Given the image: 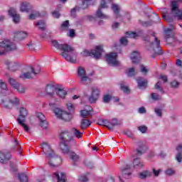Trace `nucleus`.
Wrapping results in <instances>:
<instances>
[{
  "instance_id": "nucleus-44",
  "label": "nucleus",
  "mask_w": 182,
  "mask_h": 182,
  "mask_svg": "<svg viewBox=\"0 0 182 182\" xmlns=\"http://www.w3.org/2000/svg\"><path fill=\"white\" fill-rule=\"evenodd\" d=\"M18 177L20 182H28V176L25 173H19Z\"/></svg>"
},
{
  "instance_id": "nucleus-5",
  "label": "nucleus",
  "mask_w": 182,
  "mask_h": 182,
  "mask_svg": "<svg viewBox=\"0 0 182 182\" xmlns=\"http://www.w3.org/2000/svg\"><path fill=\"white\" fill-rule=\"evenodd\" d=\"M0 48L4 49V50H0V55H5L7 52H14L16 50V44L8 38H5L3 41H0Z\"/></svg>"
},
{
  "instance_id": "nucleus-19",
  "label": "nucleus",
  "mask_w": 182,
  "mask_h": 182,
  "mask_svg": "<svg viewBox=\"0 0 182 182\" xmlns=\"http://www.w3.org/2000/svg\"><path fill=\"white\" fill-rule=\"evenodd\" d=\"M9 15L13 18L14 23H19V21H21V16L16 14V9L11 8L9 10Z\"/></svg>"
},
{
  "instance_id": "nucleus-41",
  "label": "nucleus",
  "mask_w": 182,
  "mask_h": 182,
  "mask_svg": "<svg viewBox=\"0 0 182 182\" xmlns=\"http://www.w3.org/2000/svg\"><path fill=\"white\" fill-rule=\"evenodd\" d=\"M133 164L134 168L143 167L144 166V164L143 163V161H141V160H140V159L139 158H136L134 159Z\"/></svg>"
},
{
  "instance_id": "nucleus-17",
  "label": "nucleus",
  "mask_w": 182,
  "mask_h": 182,
  "mask_svg": "<svg viewBox=\"0 0 182 182\" xmlns=\"http://www.w3.org/2000/svg\"><path fill=\"white\" fill-rule=\"evenodd\" d=\"M36 117L38 119L40 122V126L43 129H48V121H46V117L42 112H37Z\"/></svg>"
},
{
  "instance_id": "nucleus-16",
  "label": "nucleus",
  "mask_w": 182,
  "mask_h": 182,
  "mask_svg": "<svg viewBox=\"0 0 182 182\" xmlns=\"http://www.w3.org/2000/svg\"><path fill=\"white\" fill-rule=\"evenodd\" d=\"M105 8H107V5H106V1L102 0L100 6L96 12L97 18H100V19H107L109 18V16L103 14V11H102V9H105Z\"/></svg>"
},
{
  "instance_id": "nucleus-62",
  "label": "nucleus",
  "mask_w": 182,
  "mask_h": 182,
  "mask_svg": "<svg viewBox=\"0 0 182 182\" xmlns=\"http://www.w3.org/2000/svg\"><path fill=\"white\" fill-rule=\"evenodd\" d=\"M0 87L3 90H6V89H8V86L6 85V83H5L4 82H2V80H0Z\"/></svg>"
},
{
  "instance_id": "nucleus-39",
  "label": "nucleus",
  "mask_w": 182,
  "mask_h": 182,
  "mask_svg": "<svg viewBox=\"0 0 182 182\" xmlns=\"http://www.w3.org/2000/svg\"><path fill=\"white\" fill-rule=\"evenodd\" d=\"M153 173L150 171H143L139 173V178L144 180V178H147V177H151Z\"/></svg>"
},
{
  "instance_id": "nucleus-35",
  "label": "nucleus",
  "mask_w": 182,
  "mask_h": 182,
  "mask_svg": "<svg viewBox=\"0 0 182 182\" xmlns=\"http://www.w3.org/2000/svg\"><path fill=\"white\" fill-rule=\"evenodd\" d=\"M69 26H70V24L69 23V20H66L65 21H63V23H61L60 30L62 31V32H66L69 31Z\"/></svg>"
},
{
  "instance_id": "nucleus-15",
  "label": "nucleus",
  "mask_w": 182,
  "mask_h": 182,
  "mask_svg": "<svg viewBox=\"0 0 182 182\" xmlns=\"http://www.w3.org/2000/svg\"><path fill=\"white\" fill-rule=\"evenodd\" d=\"M120 170L122 171V176H119V181L124 182V180H123V178L129 180V178H130V176H132V172H130L129 171L130 165H127L124 168L121 167Z\"/></svg>"
},
{
  "instance_id": "nucleus-1",
  "label": "nucleus",
  "mask_w": 182,
  "mask_h": 182,
  "mask_svg": "<svg viewBox=\"0 0 182 182\" xmlns=\"http://www.w3.org/2000/svg\"><path fill=\"white\" fill-rule=\"evenodd\" d=\"M51 43L54 48L61 50L60 55L70 63H76L77 53L75 52V48L68 44H60L58 41L53 40Z\"/></svg>"
},
{
  "instance_id": "nucleus-26",
  "label": "nucleus",
  "mask_w": 182,
  "mask_h": 182,
  "mask_svg": "<svg viewBox=\"0 0 182 182\" xmlns=\"http://www.w3.org/2000/svg\"><path fill=\"white\" fill-rule=\"evenodd\" d=\"M176 151L178 152L176 155V160L178 163H181L182 161V144L178 145L176 147Z\"/></svg>"
},
{
  "instance_id": "nucleus-21",
  "label": "nucleus",
  "mask_w": 182,
  "mask_h": 182,
  "mask_svg": "<svg viewBox=\"0 0 182 182\" xmlns=\"http://www.w3.org/2000/svg\"><path fill=\"white\" fill-rule=\"evenodd\" d=\"M32 4L28 1L22 2L20 6L21 12H31L32 11Z\"/></svg>"
},
{
  "instance_id": "nucleus-49",
  "label": "nucleus",
  "mask_w": 182,
  "mask_h": 182,
  "mask_svg": "<svg viewBox=\"0 0 182 182\" xmlns=\"http://www.w3.org/2000/svg\"><path fill=\"white\" fill-rule=\"evenodd\" d=\"M127 75L129 77H132V76H134V75H136V70L134 68H129L127 71Z\"/></svg>"
},
{
  "instance_id": "nucleus-43",
  "label": "nucleus",
  "mask_w": 182,
  "mask_h": 182,
  "mask_svg": "<svg viewBox=\"0 0 182 182\" xmlns=\"http://www.w3.org/2000/svg\"><path fill=\"white\" fill-rule=\"evenodd\" d=\"M178 11H180L178 9V3L176 1H173L171 2V12L175 14Z\"/></svg>"
},
{
  "instance_id": "nucleus-30",
  "label": "nucleus",
  "mask_w": 182,
  "mask_h": 182,
  "mask_svg": "<svg viewBox=\"0 0 182 182\" xmlns=\"http://www.w3.org/2000/svg\"><path fill=\"white\" fill-rule=\"evenodd\" d=\"M176 28H174V26H172L171 28H167L164 30V33H165V39L166 42H168V39H170V38H173L172 36V32L173 31H174Z\"/></svg>"
},
{
  "instance_id": "nucleus-53",
  "label": "nucleus",
  "mask_w": 182,
  "mask_h": 182,
  "mask_svg": "<svg viewBox=\"0 0 182 182\" xmlns=\"http://www.w3.org/2000/svg\"><path fill=\"white\" fill-rule=\"evenodd\" d=\"M175 173L176 171L171 168H168L165 171V173L166 174V176H173V174H175Z\"/></svg>"
},
{
  "instance_id": "nucleus-34",
  "label": "nucleus",
  "mask_w": 182,
  "mask_h": 182,
  "mask_svg": "<svg viewBox=\"0 0 182 182\" xmlns=\"http://www.w3.org/2000/svg\"><path fill=\"white\" fill-rule=\"evenodd\" d=\"M162 18L165 21H167L168 22H173V18H171L168 15V11H167V9H162Z\"/></svg>"
},
{
  "instance_id": "nucleus-14",
  "label": "nucleus",
  "mask_w": 182,
  "mask_h": 182,
  "mask_svg": "<svg viewBox=\"0 0 182 182\" xmlns=\"http://www.w3.org/2000/svg\"><path fill=\"white\" fill-rule=\"evenodd\" d=\"M100 95V90L97 87H92L91 88V94L88 97V100L90 103H95L99 100V96Z\"/></svg>"
},
{
  "instance_id": "nucleus-52",
  "label": "nucleus",
  "mask_w": 182,
  "mask_h": 182,
  "mask_svg": "<svg viewBox=\"0 0 182 182\" xmlns=\"http://www.w3.org/2000/svg\"><path fill=\"white\" fill-rule=\"evenodd\" d=\"M155 89L157 90H159L161 93H164V90H163V87H161V82L159 81L156 85H155Z\"/></svg>"
},
{
  "instance_id": "nucleus-23",
  "label": "nucleus",
  "mask_w": 182,
  "mask_h": 182,
  "mask_svg": "<svg viewBox=\"0 0 182 182\" xmlns=\"http://www.w3.org/2000/svg\"><path fill=\"white\" fill-rule=\"evenodd\" d=\"M28 36V33L25 31H16L14 33V41H23Z\"/></svg>"
},
{
  "instance_id": "nucleus-3",
  "label": "nucleus",
  "mask_w": 182,
  "mask_h": 182,
  "mask_svg": "<svg viewBox=\"0 0 182 182\" xmlns=\"http://www.w3.org/2000/svg\"><path fill=\"white\" fill-rule=\"evenodd\" d=\"M145 42L150 43V48L151 53H154L152 58H156V55H163L161 47L160 46V40L157 39L155 35L151 36L144 37Z\"/></svg>"
},
{
  "instance_id": "nucleus-27",
  "label": "nucleus",
  "mask_w": 182,
  "mask_h": 182,
  "mask_svg": "<svg viewBox=\"0 0 182 182\" xmlns=\"http://www.w3.org/2000/svg\"><path fill=\"white\" fill-rule=\"evenodd\" d=\"M56 88L52 84H48L46 87V92L48 96H53Z\"/></svg>"
},
{
  "instance_id": "nucleus-33",
  "label": "nucleus",
  "mask_w": 182,
  "mask_h": 182,
  "mask_svg": "<svg viewBox=\"0 0 182 182\" xmlns=\"http://www.w3.org/2000/svg\"><path fill=\"white\" fill-rule=\"evenodd\" d=\"M28 116V109L26 108L21 107L19 110V118L21 120H25V118Z\"/></svg>"
},
{
  "instance_id": "nucleus-10",
  "label": "nucleus",
  "mask_w": 182,
  "mask_h": 182,
  "mask_svg": "<svg viewBox=\"0 0 182 182\" xmlns=\"http://www.w3.org/2000/svg\"><path fill=\"white\" fill-rule=\"evenodd\" d=\"M100 126H105L109 129V130H113L116 126H119L120 121L117 120V119L114 118L111 119L110 121L107 119H102L100 122Z\"/></svg>"
},
{
  "instance_id": "nucleus-54",
  "label": "nucleus",
  "mask_w": 182,
  "mask_h": 182,
  "mask_svg": "<svg viewBox=\"0 0 182 182\" xmlns=\"http://www.w3.org/2000/svg\"><path fill=\"white\" fill-rule=\"evenodd\" d=\"M78 180L80 182H87L89 181V178H87V176H86V175H81L79 176Z\"/></svg>"
},
{
  "instance_id": "nucleus-48",
  "label": "nucleus",
  "mask_w": 182,
  "mask_h": 182,
  "mask_svg": "<svg viewBox=\"0 0 182 182\" xmlns=\"http://www.w3.org/2000/svg\"><path fill=\"white\" fill-rule=\"evenodd\" d=\"M170 86L173 89H178L180 87V82H178L177 80H173L170 82Z\"/></svg>"
},
{
  "instance_id": "nucleus-22",
  "label": "nucleus",
  "mask_w": 182,
  "mask_h": 182,
  "mask_svg": "<svg viewBox=\"0 0 182 182\" xmlns=\"http://www.w3.org/2000/svg\"><path fill=\"white\" fill-rule=\"evenodd\" d=\"M11 159V153L8 151H0V163H6Z\"/></svg>"
},
{
  "instance_id": "nucleus-47",
  "label": "nucleus",
  "mask_w": 182,
  "mask_h": 182,
  "mask_svg": "<svg viewBox=\"0 0 182 182\" xmlns=\"http://www.w3.org/2000/svg\"><path fill=\"white\" fill-rule=\"evenodd\" d=\"M36 26L38 28V29H41L42 31H45V21H39L36 23Z\"/></svg>"
},
{
  "instance_id": "nucleus-59",
  "label": "nucleus",
  "mask_w": 182,
  "mask_h": 182,
  "mask_svg": "<svg viewBox=\"0 0 182 182\" xmlns=\"http://www.w3.org/2000/svg\"><path fill=\"white\" fill-rule=\"evenodd\" d=\"M27 46L31 50H35V48H36V44H35V43L30 42L27 44Z\"/></svg>"
},
{
  "instance_id": "nucleus-8",
  "label": "nucleus",
  "mask_w": 182,
  "mask_h": 182,
  "mask_svg": "<svg viewBox=\"0 0 182 182\" xmlns=\"http://www.w3.org/2000/svg\"><path fill=\"white\" fill-rule=\"evenodd\" d=\"M20 100L16 97L13 98L4 97L1 99V105L4 109H7L8 110L13 109L14 106H18Z\"/></svg>"
},
{
  "instance_id": "nucleus-55",
  "label": "nucleus",
  "mask_w": 182,
  "mask_h": 182,
  "mask_svg": "<svg viewBox=\"0 0 182 182\" xmlns=\"http://www.w3.org/2000/svg\"><path fill=\"white\" fill-rule=\"evenodd\" d=\"M138 130L141 132V133L144 134L147 132V127L144 125H141L138 127Z\"/></svg>"
},
{
  "instance_id": "nucleus-45",
  "label": "nucleus",
  "mask_w": 182,
  "mask_h": 182,
  "mask_svg": "<svg viewBox=\"0 0 182 182\" xmlns=\"http://www.w3.org/2000/svg\"><path fill=\"white\" fill-rule=\"evenodd\" d=\"M9 83H10V85L12 86V87H18V85H19L18 81H16V80H15L12 77L9 78Z\"/></svg>"
},
{
  "instance_id": "nucleus-37",
  "label": "nucleus",
  "mask_w": 182,
  "mask_h": 182,
  "mask_svg": "<svg viewBox=\"0 0 182 182\" xmlns=\"http://www.w3.org/2000/svg\"><path fill=\"white\" fill-rule=\"evenodd\" d=\"M17 122L22 128L24 129L26 133H29V127L25 124V119H21V118H17Z\"/></svg>"
},
{
  "instance_id": "nucleus-18",
  "label": "nucleus",
  "mask_w": 182,
  "mask_h": 182,
  "mask_svg": "<svg viewBox=\"0 0 182 182\" xmlns=\"http://www.w3.org/2000/svg\"><path fill=\"white\" fill-rule=\"evenodd\" d=\"M147 146L146 145V142L139 141L138 143V149L136 151V156H141V154H144L145 151H147Z\"/></svg>"
},
{
  "instance_id": "nucleus-50",
  "label": "nucleus",
  "mask_w": 182,
  "mask_h": 182,
  "mask_svg": "<svg viewBox=\"0 0 182 182\" xmlns=\"http://www.w3.org/2000/svg\"><path fill=\"white\" fill-rule=\"evenodd\" d=\"M14 89H16L18 93H25V87L19 84L17 85V87H14Z\"/></svg>"
},
{
  "instance_id": "nucleus-20",
  "label": "nucleus",
  "mask_w": 182,
  "mask_h": 182,
  "mask_svg": "<svg viewBox=\"0 0 182 182\" xmlns=\"http://www.w3.org/2000/svg\"><path fill=\"white\" fill-rule=\"evenodd\" d=\"M4 64L8 67V69L11 70V72H15V70H18V63L12 62L9 60H5Z\"/></svg>"
},
{
  "instance_id": "nucleus-61",
  "label": "nucleus",
  "mask_w": 182,
  "mask_h": 182,
  "mask_svg": "<svg viewBox=\"0 0 182 182\" xmlns=\"http://www.w3.org/2000/svg\"><path fill=\"white\" fill-rule=\"evenodd\" d=\"M68 35L70 38H75V36H76V33H75V29H70Z\"/></svg>"
},
{
  "instance_id": "nucleus-11",
  "label": "nucleus",
  "mask_w": 182,
  "mask_h": 182,
  "mask_svg": "<svg viewBox=\"0 0 182 182\" xmlns=\"http://www.w3.org/2000/svg\"><path fill=\"white\" fill-rule=\"evenodd\" d=\"M117 53H109L106 54V59L110 66H119L120 61L117 60Z\"/></svg>"
},
{
  "instance_id": "nucleus-60",
  "label": "nucleus",
  "mask_w": 182,
  "mask_h": 182,
  "mask_svg": "<svg viewBox=\"0 0 182 182\" xmlns=\"http://www.w3.org/2000/svg\"><path fill=\"white\" fill-rule=\"evenodd\" d=\"M124 134H126V136H127V137H129V139H133V137H134L133 132H132V131H130L129 129L124 131Z\"/></svg>"
},
{
  "instance_id": "nucleus-7",
  "label": "nucleus",
  "mask_w": 182,
  "mask_h": 182,
  "mask_svg": "<svg viewBox=\"0 0 182 182\" xmlns=\"http://www.w3.org/2000/svg\"><path fill=\"white\" fill-rule=\"evenodd\" d=\"M102 53H103V46H97L95 50H84L81 55L82 56H92L95 59H100L102 56Z\"/></svg>"
},
{
  "instance_id": "nucleus-57",
  "label": "nucleus",
  "mask_w": 182,
  "mask_h": 182,
  "mask_svg": "<svg viewBox=\"0 0 182 182\" xmlns=\"http://www.w3.org/2000/svg\"><path fill=\"white\" fill-rule=\"evenodd\" d=\"M154 112L158 117H161L163 116V111L161 109L155 108Z\"/></svg>"
},
{
  "instance_id": "nucleus-13",
  "label": "nucleus",
  "mask_w": 182,
  "mask_h": 182,
  "mask_svg": "<svg viewBox=\"0 0 182 182\" xmlns=\"http://www.w3.org/2000/svg\"><path fill=\"white\" fill-rule=\"evenodd\" d=\"M82 5L80 7L75 6V8L71 9V15L72 16H75L76 15L77 11H80V9H87L89 5H92L95 0H82Z\"/></svg>"
},
{
  "instance_id": "nucleus-12",
  "label": "nucleus",
  "mask_w": 182,
  "mask_h": 182,
  "mask_svg": "<svg viewBox=\"0 0 182 182\" xmlns=\"http://www.w3.org/2000/svg\"><path fill=\"white\" fill-rule=\"evenodd\" d=\"M77 75L80 78L81 85H89V83H90V78H89V77H87V75H86V71L85 70V68L82 67L78 68Z\"/></svg>"
},
{
  "instance_id": "nucleus-36",
  "label": "nucleus",
  "mask_w": 182,
  "mask_h": 182,
  "mask_svg": "<svg viewBox=\"0 0 182 182\" xmlns=\"http://www.w3.org/2000/svg\"><path fill=\"white\" fill-rule=\"evenodd\" d=\"M71 133L77 139H82V137H83V132L79 131V129H77L76 128H72L71 129Z\"/></svg>"
},
{
  "instance_id": "nucleus-32",
  "label": "nucleus",
  "mask_w": 182,
  "mask_h": 182,
  "mask_svg": "<svg viewBox=\"0 0 182 182\" xmlns=\"http://www.w3.org/2000/svg\"><path fill=\"white\" fill-rule=\"evenodd\" d=\"M88 110L83 109L80 111V115L84 118L86 119L89 117V116H92V110H93V108L92 107H88Z\"/></svg>"
},
{
  "instance_id": "nucleus-31",
  "label": "nucleus",
  "mask_w": 182,
  "mask_h": 182,
  "mask_svg": "<svg viewBox=\"0 0 182 182\" xmlns=\"http://www.w3.org/2000/svg\"><path fill=\"white\" fill-rule=\"evenodd\" d=\"M112 9L116 16L117 18H120L122 16L120 15V14H119V12L120 11V6H119L118 4H112Z\"/></svg>"
},
{
  "instance_id": "nucleus-58",
  "label": "nucleus",
  "mask_w": 182,
  "mask_h": 182,
  "mask_svg": "<svg viewBox=\"0 0 182 182\" xmlns=\"http://www.w3.org/2000/svg\"><path fill=\"white\" fill-rule=\"evenodd\" d=\"M151 97L152 100H160V95L157 93L151 94Z\"/></svg>"
},
{
  "instance_id": "nucleus-29",
  "label": "nucleus",
  "mask_w": 182,
  "mask_h": 182,
  "mask_svg": "<svg viewBox=\"0 0 182 182\" xmlns=\"http://www.w3.org/2000/svg\"><path fill=\"white\" fill-rule=\"evenodd\" d=\"M53 178H57L58 182H66L65 178L66 176L63 172H61L59 175V173L56 172L53 174Z\"/></svg>"
},
{
  "instance_id": "nucleus-64",
  "label": "nucleus",
  "mask_w": 182,
  "mask_h": 182,
  "mask_svg": "<svg viewBox=\"0 0 182 182\" xmlns=\"http://www.w3.org/2000/svg\"><path fill=\"white\" fill-rule=\"evenodd\" d=\"M52 15L53 18H56L57 19L60 18V14L59 13V11H53Z\"/></svg>"
},
{
  "instance_id": "nucleus-4",
  "label": "nucleus",
  "mask_w": 182,
  "mask_h": 182,
  "mask_svg": "<svg viewBox=\"0 0 182 182\" xmlns=\"http://www.w3.org/2000/svg\"><path fill=\"white\" fill-rule=\"evenodd\" d=\"M60 139L61 140L60 149L64 154H68L69 153V146H68V143L73 140V136L70 135L69 130L64 129L60 134Z\"/></svg>"
},
{
  "instance_id": "nucleus-42",
  "label": "nucleus",
  "mask_w": 182,
  "mask_h": 182,
  "mask_svg": "<svg viewBox=\"0 0 182 182\" xmlns=\"http://www.w3.org/2000/svg\"><path fill=\"white\" fill-rule=\"evenodd\" d=\"M91 122L89 119H83L81 121V129H84L86 127H89L90 126Z\"/></svg>"
},
{
  "instance_id": "nucleus-28",
  "label": "nucleus",
  "mask_w": 182,
  "mask_h": 182,
  "mask_svg": "<svg viewBox=\"0 0 182 182\" xmlns=\"http://www.w3.org/2000/svg\"><path fill=\"white\" fill-rule=\"evenodd\" d=\"M67 154H69L70 159H72L73 165L76 166V163H77L79 161V156L77 154H76V153L70 151V149Z\"/></svg>"
},
{
  "instance_id": "nucleus-63",
  "label": "nucleus",
  "mask_w": 182,
  "mask_h": 182,
  "mask_svg": "<svg viewBox=\"0 0 182 182\" xmlns=\"http://www.w3.org/2000/svg\"><path fill=\"white\" fill-rule=\"evenodd\" d=\"M120 43L121 45H124V46H126V45H127V38L126 37H122L120 39Z\"/></svg>"
},
{
  "instance_id": "nucleus-6",
  "label": "nucleus",
  "mask_w": 182,
  "mask_h": 182,
  "mask_svg": "<svg viewBox=\"0 0 182 182\" xmlns=\"http://www.w3.org/2000/svg\"><path fill=\"white\" fill-rule=\"evenodd\" d=\"M26 69L27 72L20 75L21 79H32L33 76H36V75L41 73V66L39 65L34 67L28 66Z\"/></svg>"
},
{
  "instance_id": "nucleus-24",
  "label": "nucleus",
  "mask_w": 182,
  "mask_h": 182,
  "mask_svg": "<svg viewBox=\"0 0 182 182\" xmlns=\"http://www.w3.org/2000/svg\"><path fill=\"white\" fill-rule=\"evenodd\" d=\"M130 58L133 63H139L141 59V55H140V53H139V51H133L131 53Z\"/></svg>"
},
{
  "instance_id": "nucleus-25",
  "label": "nucleus",
  "mask_w": 182,
  "mask_h": 182,
  "mask_svg": "<svg viewBox=\"0 0 182 182\" xmlns=\"http://www.w3.org/2000/svg\"><path fill=\"white\" fill-rule=\"evenodd\" d=\"M126 35L127 38H133L134 39H137L139 36H143V31H138L137 32L127 31Z\"/></svg>"
},
{
  "instance_id": "nucleus-46",
  "label": "nucleus",
  "mask_w": 182,
  "mask_h": 182,
  "mask_svg": "<svg viewBox=\"0 0 182 182\" xmlns=\"http://www.w3.org/2000/svg\"><path fill=\"white\" fill-rule=\"evenodd\" d=\"M39 16H41V14L38 11H35L28 16V19L33 21V19H36L37 18H39Z\"/></svg>"
},
{
  "instance_id": "nucleus-56",
  "label": "nucleus",
  "mask_w": 182,
  "mask_h": 182,
  "mask_svg": "<svg viewBox=\"0 0 182 182\" xmlns=\"http://www.w3.org/2000/svg\"><path fill=\"white\" fill-rule=\"evenodd\" d=\"M111 100H112V96L109 95H104L103 97L104 103H109V102H110Z\"/></svg>"
},
{
  "instance_id": "nucleus-9",
  "label": "nucleus",
  "mask_w": 182,
  "mask_h": 182,
  "mask_svg": "<svg viewBox=\"0 0 182 182\" xmlns=\"http://www.w3.org/2000/svg\"><path fill=\"white\" fill-rule=\"evenodd\" d=\"M53 112L58 119H60V120H63L64 122H70L73 119L72 113L62 110L60 108H55Z\"/></svg>"
},
{
  "instance_id": "nucleus-51",
  "label": "nucleus",
  "mask_w": 182,
  "mask_h": 182,
  "mask_svg": "<svg viewBox=\"0 0 182 182\" xmlns=\"http://www.w3.org/2000/svg\"><path fill=\"white\" fill-rule=\"evenodd\" d=\"M175 18H177L178 21H182V11L178 10L176 12L174 13Z\"/></svg>"
},
{
  "instance_id": "nucleus-2",
  "label": "nucleus",
  "mask_w": 182,
  "mask_h": 182,
  "mask_svg": "<svg viewBox=\"0 0 182 182\" xmlns=\"http://www.w3.org/2000/svg\"><path fill=\"white\" fill-rule=\"evenodd\" d=\"M41 147L44 154H46V158L48 159V165L51 168L60 166L62 164V158L58 156L57 154H55V151L52 149L50 145L46 142H43L41 144Z\"/></svg>"
},
{
  "instance_id": "nucleus-40",
  "label": "nucleus",
  "mask_w": 182,
  "mask_h": 182,
  "mask_svg": "<svg viewBox=\"0 0 182 182\" xmlns=\"http://www.w3.org/2000/svg\"><path fill=\"white\" fill-rule=\"evenodd\" d=\"M55 92L58 96H59L62 99H65V97L66 96V95H68V92H66V90L60 88H56Z\"/></svg>"
},
{
  "instance_id": "nucleus-38",
  "label": "nucleus",
  "mask_w": 182,
  "mask_h": 182,
  "mask_svg": "<svg viewBox=\"0 0 182 182\" xmlns=\"http://www.w3.org/2000/svg\"><path fill=\"white\" fill-rule=\"evenodd\" d=\"M136 82L138 83V87L139 89H141V87H147V80H143L141 77H138L136 79Z\"/></svg>"
}]
</instances>
